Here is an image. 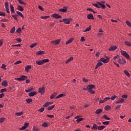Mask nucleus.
Here are the masks:
<instances>
[{"label":"nucleus","mask_w":131,"mask_h":131,"mask_svg":"<svg viewBox=\"0 0 131 131\" xmlns=\"http://www.w3.org/2000/svg\"><path fill=\"white\" fill-rule=\"evenodd\" d=\"M9 8V2L5 3V9Z\"/></svg>","instance_id":"59"},{"label":"nucleus","mask_w":131,"mask_h":131,"mask_svg":"<svg viewBox=\"0 0 131 131\" xmlns=\"http://www.w3.org/2000/svg\"><path fill=\"white\" fill-rule=\"evenodd\" d=\"M15 40H16V41H18V42H21V41H22V39H21L20 38H17L15 39Z\"/></svg>","instance_id":"58"},{"label":"nucleus","mask_w":131,"mask_h":131,"mask_svg":"<svg viewBox=\"0 0 131 131\" xmlns=\"http://www.w3.org/2000/svg\"><path fill=\"white\" fill-rule=\"evenodd\" d=\"M100 61L101 62H102L104 64H107V63H108L109 61H110V57L107 56H105V58L104 57L101 58L100 59Z\"/></svg>","instance_id":"3"},{"label":"nucleus","mask_w":131,"mask_h":131,"mask_svg":"<svg viewBox=\"0 0 131 131\" xmlns=\"http://www.w3.org/2000/svg\"><path fill=\"white\" fill-rule=\"evenodd\" d=\"M24 126H25L26 128H27V127L29 126V123H25V124H24Z\"/></svg>","instance_id":"49"},{"label":"nucleus","mask_w":131,"mask_h":131,"mask_svg":"<svg viewBox=\"0 0 131 131\" xmlns=\"http://www.w3.org/2000/svg\"><path fill=\"white\" fill-rule=\"evenodd\" d=\"M56 95H57V93H54L50 96V99H56Z\"/></svg>","instance_id":"28"},{"label":"nucleus","mask_w":131,"mask_h":131,"mask_svg":"<svg viewBox=\"0 0 131 131\" xmlns=\"http://www.w3.org/2000/svg\"><path fill=\"white\" fill-rule=\"evenodd\" d=\"M16 13L17 14V15H18L19 16H20V17L24 18V15H23V14H22V13H21L19 11H16Z\"/></svg>","instance_id":"36"},{"label":"nucleus","mask_w":131,"mask_h":131,"mask_svg":"<svg viewBox=\"0 0 131 131\" xmlns=\"http://www.w3.org/2000/svg\"><path fill=\"white\" fill-rule=\"evenodd\" d=\"M2 85L3 86H5V88H7V86H8V82H7V81H3Z\"/></svg>","instance_id":"26"},{"label":"nucleus","mask_w":131,"mask_h":131,"mask_svg":"<svg viewBox=\"0 0 131 131\" xmlns=\"http://www.w3.org/2000/svg\"><path fill=\"white\" fill-rule=\"evenodd\" d=\"M122 98H123V99H127V95H123L122 96Z\"/></svg>","instance_id":"62"},{"label":"nucleus","mask_w":131,"mask_h":131,"mask_svg":"<svg viewBox=\"0 0 131 131\" xmlns=\"http://www.w3.org/2000/svg\"><path fill=\"white\" fill-rule=\"evenodd\" d=\"M15 31H16V28L15 27H13L10 30V33L13 34V33H14L15 32Z\"/></svg>","instance_id":"35"},{"label":"nucleus","mask_w":131,"mask_h":131,"mask_svg":"<svg viewBox=\"0 0 131 131\" xmlns=\"http://www.w3.org/2000/svg\"><path fill=\"white\" fill-rule=\"evenodd\" d=\"M37 92H35V91H34V92H30L29 93V97H33L34 96H35V95H37Z\"/></svg>","instance_id":"12"},{"label":"nucleus","mask_w":131,"mask_h":131,"mask_svg":"<svg viewBox=\"0 0 131 131\" xmlns=\"http://www.w3.org/2000/svg\"><path fill=\"white\" fill-rule=\"evenodd\" d=\"M27 78H28L27 76L22 75L20 76V78H15V80L18 81H23L24 80H25V79H26Z\"/></svg>","instance_id":"5"},{"label":"nucleus","mask_w":131,"mask_h":131,"mask_svg":"<svg viewBox=\"0 0 131 131\" xmlns=\"http://www.w3.org/2000/svg\"><path fill=\"white\" fill-rule=\"evenodd\" d=\"M121 103H124V99L123 98H120L116 102V104H120Z\"/></svg>","instance_id":"9"},{"label":"nucleus","mask_w":131,"mask_h":131,"mask_svg":"<svg viewBox=\"0 0 131 131\" xmlns=\"http://www.w3.org/2000/svg\"><path fill=\"white\" fill-rule=\"evenodd\" d=\"M48 62H50V59H45L41 60H37L36 61V64H37V65H43L45 63H48Z\"/></svg>","instance_id":"2"},{"label":"nucleus","mask_w":131,"mask_h":131,"mask_svg":"<svg viewBox=\"0 0 131 131\" xmlns=\"http://www.w3.org/2000/svg\"><path fill=\"white\" fill-rule=\"evenodd\" d=\"M95 88V85L94 84H90V85H88L86 86V89L88 92H89V93H90V94H91V95H94V94H95V91L93 90V89H94Z\"/></svg>","instance_id":"1"},{"label":"nucleus","mask_w":131,"mask_h":131,"mask_svg":"<svg viewBox=\"0 0 131 131\" xmlns=\"http://www.w3.org/2000/svg\"><path fill=\"white\" fill-rule=\"evenodd\" d=\"M21 63H22V61H20V60H18V61H16L14 63V65H18V64H21Z\"/></svg>","instance_id":"53"},{"label":"nucleus","mask_w":131,"mask_h":131,"mask_svg":"<svg viewBox=\"0 0 131 131\" xmlns=\"http://www.w3.org/2000/svg\"><path fill=\"white\" fill-rule=\"evenodd\" d=\"M38 8L41 10V11H43V8L41 5H38Z\"/></svg>","instance_id":"61"},{"label":"nucleus","mask_w":131,"mask_h":131,"mask_svg":"<svg viewBox=\"0 0 131 131\" xmlns=\"http://www.w3.org/2000/svg\"><path fill=\"white\" fill-rule=\"evenodd\" d=\"M33 130L34 131H38L39 130V129L36 127H34L33 128Z\"/></svg>","instance_id":"64"},{"label":"nucleus","mask_w":131,"mask_h":131,"mask_svg":"<svg viewBox=\"0 0 131 131\" xmlns=\"http://www.w3.org/2000/svg\"><path fill=\"white\" fill-rule=\"evenodd\" d=\"M97 4H98V5H99V6H101V9H102V10H104V9L106 8V6L101 3V2H97Z\"/></svg>","instance_id":"20"},{"label":"nucleus","mask_w":131,"mask_h":131,"mask_svg":"<svg viewBox=\"0 0 131 131\" xmlns=\"http://www.w3.org/2000/svg\"><path fill=\"white\" fill-rule=\"evenodd\" d=\"M59 12H62V13H66L67 12V8H61L59 9Z\"/></svg>","instance_id":"16"},{"label":"nucleus","mask_w":131,"mask_h":131,"mask_svg":"<svg viewBox=\"0 0 131 131\" xmlns=\"http://www.w3.org/2000/svg\"><path fill=\"white\" fill-rule=\"evenodd\" d=\"M33 91H34V88L30 87L28 90H26L25 92L26 93H30V92H33Z\"/></svg>","instance_id":"19"},{"label":"nucleus","mask_w":131,"mask_h":131,"mask_svg":"<svg viewBox=\"0 0 131 131\" xmlns=\"http://www.w3.org/2000/svg\"><path fill=\"white\" fill-rule=\"evenodd\" d=\"M116 98H117V96L114 95L112 96V97H111L110 99H111V100H112V101H114V100H115V99H116Z\"/></svg>","instance_id":"37"},{"label":"nucleus","mask_w":131,"mask_h":131,"mask_svg":"<svg viewBox=\"0 0 131 131\" xmlns=\"http://www.w3.org/2000/svg\"><path fill=\"white\" fill-rule=\"evenodd\" d=\"M119 58V56H118V55H117V56H114L113 58V61H115L116 60H117Z\"/></svg>","instance_id":"50"},{"label":"nucleus","mask_w":131,"mask_h":131,"mask_svg":"<svg viewBox=\"0 0 131 131\" xmlns=\"http://www.w3.org/2000/svg\"><path fill=\"white\" fill-rule=\"evenodd\" d=\"M54 108H55V105H51V106L48 107V110H49L50 111L52 110V109H54Z\"/></svg>","instance_id":"40"},{"label":"nucleus","mask_w":131,"mask_h":131,"mask_svg":"<svg viewBox=\"0 0 131 131\" xmlns=\"http://www.w3.org/2000/svg\"><path fill=\"white\" fill-rule=\"evenodd\" d=\"M46 116L47 117H49V118H54V115H47Z\"/></svg>","instance_id":"60"},{"label":"nucleus","mask_w":131,"mask_h":131,"mask_svg":"<svg viewBox=\"0 0 131 131\" xmlns=\"http://www.w3.org/2000/svg\"><path fill=\"white\" fill-rule=\"evenodd\" d=\"M38 93L41 94V95H43V94L46 93V89H45V87H41L39 88Z\"/></svg>","instance_id":"6"},{"label":"nucleus","mask_w":131,"mask_h":131,"mask_svg":"<svg viewBox=\"0 0 131 131\" xmlns=\"http://www.w3.org/2000/svg\"><path fill=\"white\" fill-rule=\"evenodd\" d=\"M30 69H31V65H28L25 68V70H26V72H28L29 71V70H30Z\"/></svg>","instance_id":"22"},{"label":"nucleus","mask_w":131,"mask_h":131,"mask_svg":"<svg viewBox=\"0 0 131 131\" xmlns=\"http://www.w3.org/2000/svg\"><path fill=\"white\" fill-rule=\"evenodd\" d=\"M65 94H60L59 95L55 97V99H59V98H62V97H65Z\"/></svg>","instance_id":"32"},{"label":"nucleus","mask_w":131,"mask_h":131,"mask_svg":"<svg viewBox=\"0 0 131 131\" xmlns=\"http://www.w3.org/2000/svg\"><path fill=\"white\" fill-rule=\"evenodd\" d=\"M124 73L126 76H127V77H130V74L128 73V71H127V70H124Z\"/></svg>","instance_id":"23"},{"label":"nucleus","mask_w":131,"mask_h":131,"mask_svg":"<svg viewBox=\"0 0 131 131\" xmlns=\"http://www.w3.org/2000/svg\"><path fill=\"white\" fill-rule=\"evenodd\" d=\"M115 50H117V47L115 46H111L108 48V51H115Z\"/></svg>","instance_id":"11"},{"label":"nucleus","mask_w":131,"mask_h":131,"mask_svg":"<svg viewBox=\"0 0 131 131\" xmlns=\"http://www.w3.org/2000/svg\"><path fill=\"white\" fill-rule=\"evenodd\" d=\"M104 128H105V126H99L98 127V130H102V129H104Z\"/></svg>","instance_id":"34"},{"label":"nucleus","mask_w":131,"mask_h":131,"mask_svg":"<svg viewBox=\"0 0 131 131\" xmlns=\"http://www.w3.org/2000/svg\"><path fill=\"white\" fill-rule=\"evenodd\" d=\"M59 42H60V39H58L57 40H55L54 41H52V45H58Z\"/></svg>","instance_id":"14"},{"label":"nucleus","mask_w":131,"mask_h":131,"mask_svg":"<svg viewBox=\"0 0 131 131\" xmlns=\"http://www.w3.org/2000/svg\"><path fill=\"white\" fill-rule=\"evenodd\" d=\"M102 112L101 109H98L95 111L96 114H100Z\"/></svg>","instance_id":"39"},{"label":"nucleus","mask_w":131,"mask_h":131,"mask_svg":"<svg viewBox=\"0 0 131 131\" xmlns=\"http://www.w3.org/2000/svg\"><path fill=\"white\" fill-rule=\"evenodd\" d=\"M23 113H24L23 112H21L20 113H15V115L16 116H21V115H22Z\"/></svg>","instance_id":"41"},{"label":"nucleus","mask_w":131,"mask_h":131,"mask_svg":"<svg viewBox=\"0 0 131 131\" xmlns=\"http://www.w3.org/2000/svg\"><path fill=\"white\" fill-rule=\"evenodd\" d=\"M102 118L103 119H106V120H110V118L108 117V116L106 115H104L102 117Z\"/></svg>","instance_id":"31"},{"label":"nucleus","mask_w":131,"mask_h":131,"mask_svg":"<svg viewBox=\"0 0 131 131\" xmlns=\"http://www.w3.org/2000/svg\"><path fill=\"white\" fill-rule=\"evenodd\" d=\"M87 18L89 20H91V19L94 20L95 19V17H94V15L92 13L88 14L87 15Z\"/></svg>","instance_id":"8"},{"label":"nucleus","mask_w":131,"mask_h":131,"mask_svg":"<svg viewBox=\"0 0 131 131\" xmlns=\"http://www.w3.org/2000/svg\"><path fill=\"white\" fill-rule=\"evenodd\" d=\"M12 17H13V18H14L15 20H16V21H18V17H17V15H12Z\"/></svg>","instance_id":"56"},{"label":"nucleus","mask_w":131,"mask_h":131,"mask_svg":"<svg viewBox=\"0 0 131 131\" xmlns=\"http://www.w3.org/2000/svg\"><path fill=\"white\" fill-rule=\"evenodd\" d=\"M93 5L94 7H95V8H98L99 9L101 8V6H99V4H93Z\"/></svg>","instance_id":"46"},{"label":"nucleus","mask_w":131,"mask_h":131,"mask_svg":"<svg viewBox=\"0 0 131 131\" xmlns=\"http://www.w3.org/2000/svg\"><path fill=\"white\" fill-rule=\"evenodd\" d=\"M98 127H99L98 125H97V124H94L93 127L91 128V129H98Z\"/></svg>","instance_id":"30"},{"label":"nucleus","mask_w":131,"mask_h":131,"mask_svg":"<svg viewBox=\"0 0 131 131\" xmlns=\"http://www.w3.org/2000/svg\"><path fill=\"white\" fill-rule=\"evenodd\" d=\"M17 9L20 12H23V11H24V8L20 5L17 6Z\"/></svg>","instance_id":"17"},{"label":"nucleus","mask_w":131,"mask_h":131,"mask_svg":"<svg viewBox=\"0 0 131 131\" xmlns=\"http://www.w3.org/2000/svg\"><path fill=\"white\" fill-rule=\"evenodd\" d=\"M26 102L29 104V103H31L32 102V99L30 98H28L26 99Z\"/></svg>","instance_id":"43"},{"label":"nucleus","mask_w":131,"mask_h":131,"mask_svg":"<svg viewBox=\"0 0 131 131\" xmlns=\"http://www.w3.org/2000/svg\"><path fill=\"white\" fill-rule=\"evenodd\" d=\"M71 61H73V57H71L69 58L66 61V64H68V63H70Z\"/></svg>","instance_id":"25"},{"label":"nucleus","mask_w":131,"mask_h":131,"mask_svg":"<svg viewBox=\"0 0 131 131\" xmlns=\"http://www.w3.org/2000/svg\"><path fill=\"white\" fill-rule=\"evenodd\" d=\"M124 43L125 46H127V47H131V42L129 41H125L124 42Z\"/></svg>","instance_id":"27"},{"label":"nucleus","mask_w":131,"mask_h":131,"mask_svg":"<svg viewBox=\"0 0 131 131\" xmlns=\"http://www.w3.org/2000/svg\"><path fill=\"white\" fill-rule=\"evenodd\" d=\"M37 45V43H34L31 44V45L30 46L31 49H33V48H34V47H36Z\"/></svg>","instance_id":"42"},{"label":"nucleus","mask_w":131,"mask_h":131,"mask_svg":"<svg viewBox=\"0 0 131 131\" xmlns=\"http://www.w3.org/2000/svg\"><path fill=\"white\" fill-rule=\"evenodd\" d=\"M16 32L17 33H21L22 32V29L20 28H18L16 29Z\"/></svg>","instance_id":"44"},{"label":"nucleus","mask_w":131,"mask_h":131,"mask_svg":"<svg viewBox=\"0 0 131 131\" xmlns=\"http://www.w3.org/2000/svg\"><path fill=\"white\" fill-rule=\"evenodd\" d=\"M126 24L127 25V26H129V27H131V23L130 21L128 20L126 21Z\"/></svg>","instance_id":"45"},{"label":"nucleus","mask_w":131,"mask_h":131,"mask_svg":"<svg viewBox=\"0 0 131 131\" xmlns=\"http://www.w3.org/2000/svg\"><path fill=\"white\" fill-rule=\"evenodd\" d=\"M80 41L81 42H83V41H85V39L84 38V36H82V37H81Z\"/></svg>","instance_id":"55"},{"label":"nucleus","mask_w":131,"mask_h":131,"mask_svg":"<svg viewBox=\"0 0 131 131\" xmlns=\"http://www.w3.org/2000/svg\"><path fill=\"white\" fill-rule=\"evenodd\" d=\"M92 29V26H89V27L85 29L83 31V32H88V31H90Z\"/></svg>","instance_id":"29"},{"label":"nucleus","mask_w":131,"mask_h":131,"mask_svg":"<svg viewBox=\"0 0 131 131\" xmlns=\"http://www.w3.org/2000/svg\"><path fill=\"white\" fill-rule=\"evenodd\" d=\"M75 119L77 120V122H80V121H82V120H83V118H80L78 116H76L75 117Z\"/></svg>","instance_id":"18"},{"label":"nucleus","mask_w":131,"mask_h":131,"mask_svg":"<svg viewBox=\"0 0 131 131\" xmlns=\"http://www.w3.org/2000/svg\"><path fill=\"white\" fill-rule=\"evenodd\" d=\"M73 40V38H70L68 41L66 42V45H68L69 43H71L72 41Z\"/></svg>","instance_id":"38"},{"label":"nucleus","mask_w":131,"mask_h":131,"mask_svg":"<svg viewBox=\"0 0 131 131\" xmlns=\"http://www.w3.org/2000/svg\"><path fill=\"white\" fill-rule=\"evenodd\" d=\"M104 109L106 111H109L111 109V106L110 105H106L105 106Z\"/></svg>","instance_id":"33"},{"label":"nucleus","mask_w":131,"mask_h":131,"mask_svg":"<svg viewBox=\"0 0 131 131\" xmlns=\"http://www.w3.org/2000/svg\"><path fill=\"white\" fill-rule=\"evenodd\" d=\"M46 54V52L44 51H38L36 55V56H40L41 55H45Z\"/></svg>","instance_id":"10"},{"label":"nucleus","mask_w":131,"mask_h":131,"mask_svg":"<svg viewBox=\"0 0 131 131\" xmlns=\"http://www.w3.org/2000/svg\"><path fill=\"white\" fill-rule=\"evenodd\" d=\"M63 21L65 24H70V19L68 18H63Z\"/></svg>","instance_id":"13"},{"label":"nucleus","mask_w":131,"mask_h":131,"mask_svg":"<svg viewBox=\"0 0 131 131\" xmlns=\"http://www.w3.org/2000/svg\"><path fill=\"white\" fill-rule=\"evenodd\" d=\"M109 123H110V122H109L108 121L102 122V124H103L104 125H108Z\"/></svg>","instance_id":"51"},{"label":"nucleus","mask_w":131,"mask_h":131,"mask_svg":"<svg viewBox=\"0 0 131 131\" xmlns=\"http://www.w3.org/2000/svg\"><path fill=\"white\" fill-rule=\"evenodd\" d=\"M10 11H11V13H15V8H14V6H13V5L11 4L10 5Z\"/></svg>","instance_id":"21"},{"label":"nucleus","mask_w":131,"mask_h":131,"mask_svg":"<svg viewBox=\"0 0 131 131\" xmlns=\"http://www.w3.org/2000/svg\"><path fill=\"white\" fill-rule=\"evenodd\" d=\"M39 112H43V111H45V108L43 107H41L40 109L38 110V111Z\"/></svg>","instance_id":"57"},{"label":"nucleus","mask_w":131,"mask_h":131,"mask_svg":"<svg viewBox=\"0 0 131 131\" xmlns=\"http://www.w3.org/2000/svg\"><path fill=\"white\" fill-rule=\"evenodd\" d=\"M53 102H47L45 104L43 105V107H49L50 105H53Z\"/></svg>","instance_id":"15"},{"label":"nucleus","mask_w":131,"mask_h":131,"mask_svg":"<svg viewBox=\"0 0 131 131\" xmlns=\"http://www.w3.org/2000/svg\"><path fill=\"white\" fill-rule=\"evenodd\" d=\"M6 67H7V66H6V64L4 63H3L1 68H3L5 70H7V68H6Z\"/></svg>","instance_id":"47"},{"label":"nucleus","mask_w":131,"mask_h":131,"mask_svg":"<svg viewBox=\"0 0 131 131\" xmlns=\"http://www.w3.org/2000/svg\"><path fill=\"white\" fill-rule=\"evenodd\" d=\"M121 55H122V56L125 57V58H126V59H128V60H129V58H130L129 55H128L126 51L121 50Z\"/></svg>","instance_id":"4"},{"label":"nucleus","mask_w":131,"mask_h":131,"mask_svg":"<svg viewBox=\"0 0 131 131\" xmlns=\"http://www.w3.org/2000/svg\"><path fill=\"white\" fill-rule=\"evenodd\" d=\"M17 2L19 3V4H20L21 5H25V3L23 2L22 0H18Z\"/></svg>","instance_id":"52"},{"label":"nucleus","mask_w":131,"mask_h":131,"mask_svg":"<svg viewBox=\"0 0 131 131\" xmlns=\"http://www.w3.org/2000/svg\"><path fill=\"white\" fill-rule=\"evenodd\" d=\"M41 19H48V18H50V16L46 15L44 16H41Z\"/></svg>","instance_id":"48"},{"label":"nucleus","mask_w":131,"mask_h":131,"mask_svg":"<svg viewBox=\"0 0 131 131\" xmlns=\"http://www.w3.org/2000/svg\"><path fill=\"white\" fill-rule=\"evenodd\" d=\"M52 17L54 18V19H60V18H62V16L59 15V14H58L57 13H54V14H52Z\"/></svg>","instance_id":"7"},{"label":"nucleus","mask_w":131,"mask_h":131,"mask_svg":"<svg viewBox=\"0 0 131 131\" xmlns=\"http://www.w3.org/2000/svg\"><path fill=\"white\" fill-rule=\"evenodd\" d=\"M7 91V89H3L1 90V93H4V92H6Z\"/></svg>","instance_id":"63"},{"label":"nucleus","mask_w":131,"mask_h":131,"mask_svg":"<svg viewBox=\"0 0 131 131\" xmlns=\"http://www.w3.org/2000/svg\"><path fill=\"white\" fill-rule=\"evenodd\" d=\"M0 16H3V17H5V16H6V13L5 12L0 11Z\"/></svg>","instance_id":"54"},{"label":"nucleus","mask_w":131,"mask_h":131,"mask_svg":"<svg viewBox=\"0 0 131 131\" xmlns=\"http://www.w3.org/2000/svg\"><path fill=\"white\" fill-rule=\"evenodd\" d=\"M50 124L47 123V122H44L42 124V126H43V127H48V126H49Z\"/></svg>","instance_id":"24"}]
</instances>
